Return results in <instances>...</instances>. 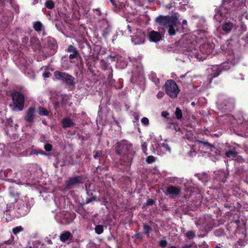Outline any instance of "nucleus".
<instances>
[{"instance_id":"15","label":"nucleus","mask_w":248,"mask_h":248,"mask_svg":"<svg viewBox=\"0 0 248 248\" xmlns=\"http://www.w3.org/2000/svg\"><path fill=\"white\" fill-rule=\"evenodd\" d=\"M82 183V179L79 176L70 178L65 182V186L67 189L72 188L74 186Z\"/></svg>"},{"instance_id":"59","label":"nucleus","mask_w":248,"mask_h":248,"mask_svg":"<svg viewBox=\"0 0 248 248\" xmlns=\"http://www.w3.org/2000/svg\"><path fill=\"white\" fill-rule=\"evenodd\" d=\"M27 39L26 38H24V41H23V42H24L25 43H26V41H27Z\"/></svg>"},{"instance_id":"27","label":"nucleus","mask_w":248,"mask_h":248,"mask_svg":"<svg viewBox=\"0 0 248 248\" xmlns=\"http://www.w3.org/2000/svg\"><path fill=\"white\" fill-rule=\"evenodd\" d=\"M175 114L177 119H181L182 118V112L181 110L179 108H176Z\"/></svg>"},{"instance_id":"53","label":"nucleus","mask_w":248,"mask_h":248,"mask_svg":"<svg viewBox=\"0 0 248 248\" xmlns=\"http://www.w3.org/2000/svg\"><path fill=\"white\" fill-rule=\"evenodd\" d=\"M21 64H22V65H24V66H26V65L27 64V62H25H25H22L21 61Z\"/></svg>"},{"instance_id":"4","label":"nucleus","mask_w":248,"mask_h":248,"mask_svg":"<svg viewBox=\"0 0 248 248\" xmlns=\"http://www.w3.org/2000/svg\"><path fill=\"white\" fill-rule=\"evenodd\" d=\"M237 62L238 59H235L234 54L232 53L229 56L227 61L223 62L221 66H214L209 70H211L213 72L211 75L213 78H216L220 74V69L222 68L224 70H228L232 66L234 65Z\"/></svg>"},{"instance_id":"36","label":"nucleus","mask_w":248,"mask_h":248,"mask_svg":"<svg viewBox=\"0 0 248 248\" xmlns=\"http://www.w3.org/2000/svg\"><path fill=\"white\" fill-rule=\"evenodd\" d=\"M179 4L181 6H187L188 3L189 2L190 0H178Z\"/></svg>"},{"instance_id":"25","label":"nucleus","mask_w":248,"mask_h":248,"mask_svg":"<svg viewBox=\"0 0 248 248\" xmlns=\"http://www.w3.org/2000/svg\"><path fill=\"white\" fill-rule=\"evenodd\" d=\"M94 229L95 232L98 234L102 233L104 231L103 226L101 225H96Z\"/></svg>"},{"instance_id":"8","label":"nucleus","mask_w":248,"mask_h":248,"mask_svg":"<svg viewBox=\"0 0 248 248\" xmlns=\"http://www.w3.org/2000/svg\"><path fill=\"white\" fill-rule=\"evenodd\" d=\"M234 100L225 95L219 96L217 102L218 109L222 110H229L233 108Z\"/></svg>"},{"instance_id":"28","label":"nucleus","mask_w":248,"mask_h":248,"mask_svg":"<svg viewBox=\"0 0 248 248\" xmlns=\"http://www.w3.org/2000/svg\"><path fill=\"white\" fill-rule=\"evenodd\" d=\"M45 6L47 8H48L49 9H51L53 8L54 4V2L52 0H47L46 2Z\"/></svg>"},{"instance_id":"39","label":"nucleus","mask_w":248,"mask_h":248,"mask_svg":"<svg viewBox=\"0 0 248 248\" xmlns=\"http://www.w3.org/2000/svg\"><path fill=\"white\" fill-rule=\"evenodd\" d=\"M31 154H35V155H38V154H41V155H45L46 154L43 152V151L41 150H38V151H32L31 152Z\"/></svg>"},{"instance_id":"9","label":"nucleus","mask_w":248,"mask_h":248,"mask_svg":"<svg viewBox=\"0 0 248 248\" xmlns=\"http://www.w3.org/2000/svg\"><path fill=\"white\" fill-rule=\"evenodd\" d=\"M166 93L172 98L177 96L180 90L177 84L172 80H168L165 85Z\"/></svg>"},{"instance_id":"26","label":"nucleus","mask_w":248,"mask_h":248,"mask_svg":"<svg viewBox=\"0 0 248 248\" xmlns=\"http://www.w3.org/2000/svg\"><path fill=\"white\" fill-rule=\"evenodd\" d=\"M33 27L36 31H40L42 27V23L39 21H36L34 23Z\"/></svg>"},{"instance_id":"5","label":"nucleus","mask_w":248,"mask_h":248,"mask_svg":"<svg viewBox=\"0 0 248 248\" xmlns=\"http://www.w3.org/2000/svg\"><path fill=\"white\" fill-rule=\"evenodd\" d=\"M235 29L238 30L239 32L238 34L241 35L244 31H246L247 29L246 26L242 23L240 27H237L235 28V24L229 20H226L217 28V30L220 32L222 31L224 33H229L232 29Z\"/></svg>"},{"instance_id":"34","label":"nucleus","mask_w":248,"mask_h":248,"mask_svg":"<svg viewBox=\"0 0 248 248\" xmlns=\"http://www.w3.org/2000/svg\"><path fill=\"white\" fill-rule=\"evenodd\" d=\"M22 231V228L21 226L14 228L13 229V232L14 234H17Z\"/></svg>"},{"instance_id":"30","label":"nucleus","mask_w":248,"mask_h":248,"mask_svg":"<svg viewBox=\"0 0 248 248\" xmlns=\"http://www.w3.org/2000/svg\"><path fill=\"white\" fill-rule=\"evenodd\" d=\"M186 236L189 239L192 238L195 236V233L193 231H188L186 233Z\"/></svg>"},{"instance_id":"61","label":"nucleus","mask_w":248,"mask_h":248,"mask_svg":"<svg viewBox=\"0 0 248 248\" xmlns=\"http://www.w3.org/2000/svg\"><path fill=\"white\" fill-rule=\"evenodd\" d=\"M191 105L194 106L195 105V103L194 102H192Z\"/></svg>"},{"instance_id":"35","label":"nucleus","mask_w":248,"mask_h":248,"mask_svg":"<svg viewBox=\"0 0 248 248\" xmlns=\"http://www.w3.org/2000/svg\"><path fill=\"white\" fill-rule=\"evenodd\" d=\"M168 242L166 240H161L159 243V246L162 248H165L167 246Z\"/></svg>"},{"instance_id":"56","label":"nucleus","mask_w":248,"mask_h":248,"mask_svg":"<svg viewBox=\"0 0 248 248\" xmlns=\"http://www.w3.org/2000/svg\"><path fill=\"white\" fill-rule=\"evenodd\" d=\"M215 248H221V247L220 244L217 245Z\"/></svg>"},{"instance_id":"60","label":"nucleus","mask_w":248,"mask_h":248,"mask_svg":"<svg viewBox=\"0 0 248 248\" xmlns=\"http://www.w3.org/2000/svg\"><path fill=\"white\" fill-rule=\"evenodd\" d=\"M170 248H176V247H175L174 246H171Z\"/></svg>"},{"instance_id":"43","label":"nucleus","mask_w":248,"mask_h":248,"mask_svg":"<svg viewBox=\"0 0 248 248\" xmlns=\"http://www.w3.org/2000/svg\"><path fill=\"white\" fill-rule=\"evenodd\" d=\"M223 233V231L222 230H216L215 232V234L217 236L221 235Z\"/></svg>"},{"instance_id":"17","label":"nucleus","mask_w":248,"mask_h":248,"mask_svg":"<svg viewBox=\"0 0 248 248\" xmlns=\"http://www.w3.org/2000/svg\"><path fill=\"white\" fill-rule=\"evenodd\" d=\"M149 39L151 42H157L161 40V35L160 32L152 31L149 33Z\"/></svg>"},{"instance_id":"44","label":"nucleus","mask_w":248,"mask_h":248,"mask_svg":"<svg viewBox=\"0 0 248 248\" xmlns=\"http://www.w3.org/2000/svg\"><path fill=\"white\" fill-rule=\"evenodd\" d=\"M50 75V73L47 71H46L43 74V76L44 78H46L49 77Z\"/></svg>"},{"instance_id":"23","label":"nucleus","mask_w":248,"mask_h":248,"mask_svg":"<svg viewBox=\"0 0 248 248\" xmlns=\"http://www.w3.org/2000/svg\"><path fill=\"white\" fill-rule=\"evenodd\" d=\"M30 44L32 48L36 49L39 48V41L35 38H31L30 40Z\"/></svg>"},{"instance_id":"48","label":"nucleus","mask_w":248,"mask_h":248,"mask_svg":"<svg viewBox=\"0 0 248 248\" xmlns=\"http://www.w3.org/2000/svg\"><path fill=\"white\" fill-rule=\"evenodd\" d=\"M169 115V114L167 111H163L162 112V116L165 118H167Z\"/></svg>"},{"instance_id":"14","label":"nucleus","mask_w":248,"mask_h":248,"mask_svg":"<svg viewBox=\"0 0 248 248\" xmlns=\"http://www.w3.org/2000/svg\"><path fill=\"white\" fill-rule=\"evenodd\" d=\"M36 115V108L35 106H31L27 110L25 116V120L29 123H32L34 122Z\"/></svg>"},{"instance_id":"16","label":"nucleus","mask_w":248,"mask_h":248,"mask_svg":"<svg viewBox=\"0 0 248 248\" xmlns=\"http://www.w3.org/2000/svg\"><path fill=\"white\" fill-rule=\"evenodd\" d=\"M181 192V189L179 186H170L168 187L166 195L168 196L169 195H177Z\"/></svg>"},{"instance_id":"13","label":"nucleus","mask_w":248,"mask_h":248,"mask_svg":"<svg viewBox=\"0 0 248 248\" xmlns=\"http://www.w3.org/2000/svg\"><path fill=\"white\" fill-rule=\"evenodd\" d=\"M145 37L144 32L140 29H137L132 37L131 41L134 45H140L144 43Z\"/></svg>"},{"instance_id":"55","label":"nucleus","mask_w":248,"mask_h":248,"mask_svg":"<svg viewBox=\"0 0 248 248\" xmlns=\"http://www.w3.org/2000/svg\"><path fill=\"white\" fill-rule=\"evenodd\" d=\"M91 201H92V199H91H91H88V200H87V201H86V203H89V202H91Z\"/></svg>"},{"instance_id":"20","label":"nucleus","mask_w":248,"mask_h":248,"mask_svg":"<svg viewBox=\"0 0 248 248\" xmlns=\"http://www.w3.org/2000/svg\"><path fill=\"white\" fill-rule=\"evenodd\" d=\"M62 126L66 128L75 125V123L69 118H65L62 121Z\"/></svg>"},{"instance_id":"11","label":"nucleus","mask_w":248,"mask_h":248,"mask_svg":"<svg viewBox=\"0 0 248 248\" xmlns=\"http://www.w3.org/2000/svg\"><path fill=\"white\" fill-rule=\"evenodd\" d=\"M170 152L171 148L168 144L167 140H161L156 146V149H153L152 153L156 154L159 155H162L167 154L168 152L170 153Z\"/></svg>"},{"instance_id":"47","label":"nucleus","mask_w":248,"mask_h":248,"mask_svg":"<svg viewBox=\"0 0 248 248\" xmlns=\"http://www.w3.org/2000/svg\"><path fill=\"white\" fill-rule=\"evenodd\" d=\"M45 241L48 244H52V241L48 237L46 238Z\"/></svg>"},{"instance_id":"10","label":"nucleus","mask_w":248,"mask_h":248,"mask_svg":"<svg viewBox=\"0 0 248 248\" xmlns=\"http://www.w3.org/2000/svg\"><path fill=\"white\" fill-rule=\"evenodd\" d=\"M14 104L13 109L15 111H21L24 106V96L21 93L15 92L12 94Z\"/></svg>"},{"instance_id":"46","label":"nucleus","mask_w":248,"mask_h":248,"mask_svg":"<svg viewBox=\"0 0 248 248\" xmlns=\"http://www.w3.org/2000/svg\"><path fill=\"white\" fill-rule=\"evenodd\" d=\"M100 155H101V152L100 151H98L95 152V154L93 155V157H94V158H96L97 157H99L100 156Z\"/></svg>"},{"instance_id":"2","label":"nucleus","mask_w":248,"mask_h":248,"mask_svg":"<svg viewBox=\"0 0 248 248\" xmlns=\"http://www.w3.org/2000/svg\"><path fill=\"white\" fill-rule=\"evenodd\" d=\"M219 120L230 126L234 133L242 137H248V114L240 112L234 116L225 114L221 116Z\"/></svg>"},{"instance_id":"49","label":"nucleus","mask_w":248,"mask_h":248,"mask_svg":"<svg viewBox=\"0 0 248 248\" xmlns=\"http://www.w3.org/2000/svg\"><path fill=\"white\" fill-rule=\"evenodd\" d=\"M12 196H13V197L14 198V202H16L17 198L18 197L19 194L17 193L15 195H13Z\"/></svg>"},{"instance_id":"18","label":"nucleus","mask_w":248,"mask_h":248,"mask_svg":"<svg viewBox=\"0 0 248 248\" xmlns=\"http://www.w3.org/2000/svg\"><path fill=\"white\" fill-rule=\"evenodd\" d=\"M239 146L238 145L233 146L232 148L228 151L226 152L225 155L227 157L231 158L232 159L234 158L238 154V152L237 149Z\"/></svg>"},{"instance_id":"45","label":"nucleus","mask_w":248,"mask_h":248,"mask_svg":"<svg viewBox=\"0 0 248 248\" xmlns=\"http://www.w3.org/2000/svg\"><path fill=\"white\" fill-rule=\"evenodd\" d=\"M154 203V202L153 200H152L151 199H148L147 201L146 205H151L153 204Z\"/></svg>"},{"instance_id":"37","label":"nucleus","mask_w":248,"mask_h":248,"mask_svg":"<svg viewBox=\"0 0 248 248\" xmlns=\"http://www.w3.org/2000/svg\"><path fill=\"white\" fill-rule=\"evenodd\" d=\"M141 122L143 124L145 125H148L149 123V120L146 117H143V118H142Z\"/></svg>"},{"instance_id":"29","label":"nucleus","mask_w":248,"mask_h":248,"mask_svg":"<svg viewBox=\"0 0 248 248\" xmlns=\"http://www.w3.org/2000/svg\"><path fill=\"white\" fill-rule=\"evenodd\" d=\"M141 148L145 155H147L148 153H147V143L146 142H143L141 143Z\"/></svg>"},{"instance_id":"6","label":"nucleus","mask_w":248,"mask_h":248,"mask_svg":"<svg viewBox=\"0 0 248 248\" xmlns=\"http://www.w3.org/2000/svg\"><path fill=\"white\" fill-rule=\"evenodd\" d=\"M131 145L127 143H123L120 145L117 153L122 156L123 160L126 162V165H129L132 159V155L130 151Z\"/></svg>"},{"instance_id":"38","label":"nucleus","mask_w":248,"mask_h":248,"mask_svg":"<svg viewBox=\"0 0 248 248\" xmlns=\"http://www.w3.org/2000/svg\"><path fill=\"white\" fill-rule=\"evenodd\" d=\"M78 52H73L69 55V57L70 59H73L78 56Z\"/></svg>"},{"instance_id":"32","label":"nucleus","mask_w":248,"mask_h":248,"mask_svg":"<svg viewBox=\"0 0 248 248\" xmlns=\"http://www.w3.org/2000/svg\"><path fill=\"white\" fill-rule=\"evenodd\" d=\"M143 229H144V233L146 234H148L149 233L150 231L151 230V228L149 225H148L147 224H144Z\"/></svg>"},{"instance_id":"31","label":"nucleus","mask_w":248,"mask_h":248,"mask_svg":"<svg viewBox=\"0 0 248 248\" xmlns=\"http://www.w3.org/2000/svg\"><path fill=\"white\" fill-rule=\"evenodd\" d=\"M155 157L153 155L148 156L146 158V162L148 163H152L155 161Z\"/></svg>"},{"instance_id":"3","label":"nucleus","mask_w":248,"mask_h":248,"mask_svg":"<svg viewBox=\"0 0 248 248\" xmlns=\"http://www.w3.org/2000/svg\"><path fill=\"white\" fill-rule=\"evenodd\" d=\"M156 21L160 24L165 31L167 30L170 35H175L176 31H181L178 28L179 21L177 14L170 17L160 16L156 18Z\"/></svg>"},{"instance_id":"58","label":"nucleus","mask_w":248,"mask_h":248,"mask_svg":"<svg viewBox=\"0 0 248 248\" xmlns=\"http://www.w3.org/2000/svg\"><path fill=\"white\" fill-rule=\"evenodd\" d=\"M171 125H173V126H174V129H175V130H176V128H175V124H174L172 123V124H171Z\"/></svg>"},{"instance_id":"52","label":"nucleus","mask_w":248,"mask_h":248,"mask_svg":"<svg viewBox=\"0 0 248 248\" xmlns=\"http://www.w3.org/2000/svg\"><path fill=\"white\" fill-rule=\"evenodd\" d=\"M186 23H187V21H186V20H185H185H183V21H182V24H183V25H186Z\"/></svg>"},{"instance_id":"40","label":"nucleus","mask_w":248,"mask_h":248,"mask_svg":"<svg viewBox=\"0 0 248 248\" xmlns=\"http://www.w3.org/2000/svg\"><path fill=\"white\" fill-rule=\"evenodd\" d=\"M246 0H242L241 2V8H239L238 11H240L241 10V9L242 8L244 9V11L245 10V8H246V4H245V3H246Z\"/></svg>"},{"instance_id":"21","label":"nucleus","mask_w":248,"mask_h":248,"mask_svg":"<svg viewBox=\"0 0 248 248\" xmlns=\"http://www.w3.org/2000/svg\"><path fill=\"white\" fill-rule=\"evenodd\" d=\"M182 248H208L207 245L203 243L201 245H195L194 244H190V245H185L182 247Z\"/></svg>"},{"instance_id":"1","label":"nucleus","mask_w":248,"mask_h":248,"mask_svg":"<svg viewBox=\"0 0 248 248\" xmlns=\"http://www.w3.org/2000/svg\"><path fill=\"white\" fill-rule=\"evenodd\" d=\"M205 36L204 31H197L195 34H186L179 40L178 45L186 55L203 61L214 48V45L206 37H203Z\"/></svg>"},{"instance_id":"19","label":"nucleus","mask_w":248,"mask_h":248,"mask_svg":"<svg viewBox=\"0 0 248 248\" xmlns=\"http://www.w3.org/2000/svg\"><path fill=\"white\" fill-rule=\"evenodd\" d=\"M72 238V234L69 232H64L60 237V240L62 242L70 241Z\"/></svg>"},{"instance_id":"33","label":"nucleus","mask_w":248,"mask_h":248,"mask_svg":"<svg viewBox=\"0 0 248 248\" xmlns=\"http://www.w3.org/2000/svg\"><path fill=\"white\" fill-rule=\"evenodd\" d=\"M67 51L68 52H71V53L78 52L76 48L72 45H70L68 46V47L67 48Z\"/></svg>"},{"instance_id":"12","label":"nucleus","mask_w":248,"mask_h":248,"mask_svg":"<svg viewBox=\"0 0 248 248\" xmlns=\"http://www.w3.org/2000/svg\"><path fill=\"white\" fill-rule=\"evenodd\" d=\"M54 76L56 79L64 81L69 85L73 86L75 84L74 78L66 73L56 71Z\"/></svg>"},{"instance_id":"42","label":"nucleus","mask_w":248,"mask_h":248,"mask_svg":"<svg viewBox=\"0 0 248 248\" xmlns=\"http://www.w3.org/2000/svg\"><path fill=\"white\" fill-rule=\"evenodd\" d=\"M164 95V92L159 91L158 93L157 94L156 96L158 99H161L163 97Z\"/></svg>"},{"instance_id":"54","label":"nucleus","mask_w":248,"mask_h":248,"mask_svg":"<svg viewBox=\"0 0 248 248\" xmlns=\"http://www.w3.org/2000/svg\"><path fill=\"white\" fill-rule=\"evenodd\" d=\"M127 28L129 30V32H131V27L129 25H127Z\"/></svg>"},{"instance_id":"51","label":"nucleus","mask_w":248,"mask_h":248,"mask_svg":"<svg viewBox=\"0 0 248 248\" xmlns=\"http://www.w3.org/2000/svg\"><path fill=\"white\" fill-rule=\"evenodd\" d=\"M242 16L243 17H245V18L246 19H248V14L247 13H245L243 15H242Z\"/></svg>"},{"instance_id":"22","label":"nucleus","mask_w":248,"mask_h":248,"mask_svg":"<svg viewBox=\"0 0 248 248\" xmlns=\"http://www.w3.org/2000/svg\"><path fill=\"white\" fill-rule=\"evenodd\" d=\"M150 79L153 82L156 86L159 87L160 85L159 84V80L156 77L155 73H151L149 76Z\"/></svg>"},{"instance_id":"41","label":"nucleus","mask_w":248,"mask_h":248,"mask_svg":"<svg viewBox=\"0 0 248 248\" xmlns=\"http://www.w3.org/2000/svg\"><path fill=\"white\" fill-rule=\"evenodd\" d=\"M44 148L46 151H50L52 149V146L49 144H46L45 145Z\"/></svg>"},{"instance_id":"57","label":"nucleus","mask_w":248,"mask_h":248,"mask_svg":"<svg viewBox=\"0 0 248 248\" xmlns=\"http://www.w3.org/2000/svg\"><path fill=\"white\" fill-rule=\"evenodd\" d=\"M154 1V0H148L149 3H152Z\"/></svg>"},{"instance_id":"7","label":"nucleus","mask_w":248,"mask_h":248,"mask_svg":"<svg viewBox=\"0 0 248 248\" xmlns=\"http://www.w3.org/2000/svg\"><path fill=\"white\" fill-rule=\"evenodd\" d=\"M232 0H223L222 5L218 8L215 10V14L214 16L215 21L221 23L224 18L227 17L228 10L227 5L231 2Z\"/></svg>"},{"instance_id":"50","label":"nucleus","mask_w":248,"mask_h":248,"mask_svg":"<svg viewBox=\"0 0 248 248\" xmlns=\"http://www.w3.org/2000/svg\"><path fill=\"white\" fill-rule=\"evenodd\" d=\"M126 65L127 64H126V62H122V65H120L119 66L121 68H124V67H126Z\"/></svg>"},{"instance_id":"24","label":"nucleus","mask_w":248,"mask_h":248,"mask_svg":"<svg viewBox=\"0 0 248 248\" xmlns=\"http://www.w3.org/2000/svg\"><path fill=\"white\" fill-rule=\"evenodd\" d=\"M38 112L39 114L41 116H48L49 114L48 111L42 107H40L38 108Z\"/></svg>"}]
</instances>
